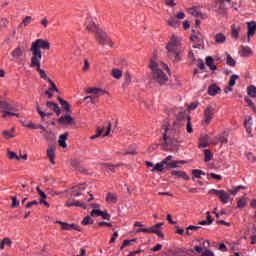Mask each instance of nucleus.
Listing matches in <instances>:
<instances>
[{
  "label": "nucleus",
  "mask_w": 256,
  "mask_h": 256,
  "mask_svg": "<svg viewBox=\"0 0 256 256\" xmlns=\"http://www.w3.org/2000/svg\"><path fill=\"white\" fill-rule=\"evenodd\" d=\"M131 72L127 71L124 75V82L122 84V87H129L131 85Z\"/></svg>",
  "instance_id": "72a5a7b5"
},
{
  "label": "nucleus",
  "mask_w": 256,
  "mask_h": 256,
  "mask_svg": "<svg viewBox=\"0 0 256 256\" xmlns=\"http://www.w3.org/2000/svg\"><path fill=\"white\" fill-rule=\"evenodd\" d=\"M70 165L74 169H79V167L81 165V162H79V160H77V159H73V160L70 161Z\"/></svg>",
  "instance_id": "680f3d73"
},
{
  "label": "nucleus",
  "mask_w": 256,
  "mask_h": 256,
  "mask_svg": "<svg viewBox=\"0 0 256 256\" xmlns=\"http://www.w3.org/2000/svg\"><path fill=\"white\" fill-rule=\"evenodd\" d=\"M163 167H165V163H163V161H162V162H160V163H157V164L155 165V167L151 169V172H152V173H155V171L162 172L163 169H164Z\"/></svg>",
  "instance_id": "de8ad7c7"
},
{
  "label": "nucleus",
  "mask_w": 256,
  "mask_h": 256,
  "mask_svg": "<svg viewBox=\"0 0 256 256\" xmlns=\"http://www.w3.org/2000/svg\"><path fill=\"white\" fill-rule=\"evenodd\" d=\"M193 34L191 36V41L195 43L193 45L194 49H205V36L201 34V32H195V30H192Z\"/></svg>",
  "instance_id": "423d86ee"
},
{
  "label": "nucleus",
  "mask_w": 256,
  "mask_h": 256,
  "mask_svg": "<svg viewBox=\"0 0 256 256\" xmlns=\"http://www.w3.org/2000/svg\"><path fill=\"white\" fill-rule=\"evenodd\" d=\"M103 131H105V128L98 127L96 129V134L91 136L90 139H92V140L99 139V136L103 135Z\"/></svg>",
  "instance_id": "09e8293b"
},
{
  "label": "nucleus",
  "mask_w": 256,
  "mask_h": 256,
  "mask_svg": "<svg viewBox=\"0 0 256 256\" xmlns=\"http://www.w3.org/2000/svg\"><path fill=\"white\" fill-rule=\"evenodd\" d=\"M95 37H96V41L102 46L104 45H109V47L114 46L113 40H111L109 35H107V32L101 29L96 31Z\"/></svg>",
  "instance_id": "20e7f679"
},
{
  "label": "nucleus",
  "mask_w": 256,
  "mask_h": 256,
  "mask_svg": "<svg viewBox=\"0 0 256 256\" xmlns=\"http://www.w3.org/2000/svg\"><path fill=\"white\" fill-rule=\"evenodd\" d=\"M247 94L249 97L256 98V87L251 85L247 88Z\"/></svg>",
  "instance_id": "49530a36"
},
{
  "label": "nucleus",
  "mask_w": 256,
  "mask_h": 256,
  "mask_svg": "<svg viewBox=\"0 0 256 256\" xmlns=\"http://www.w3.org/2000/svg\"><path fill=\"white\" fill-rule=\"evenodd\" d=\"M41 134L43 135L44 139H46L47 141H51V137L53 135V132L51 130H45L44 132H41Z\"/></svg>",
  "instance_id": "603ef678"
},
{
  "label": "nucleus",
  "mask_w": 256,
  "mask_h": 256,
  "mask_svg": "<svg viewBox=\"0 0 256 256\" xmlns=\"http://www.w3.org/2000/svg\"><path fill=\"white\" fill-rule=\"evenodd\" d=\"M240 57H249L250 55H253V50L249 46H241L240 49Z\"/></svg>",
  "instance_id": "a878e982"
},
{
  "label": "nucleus",
  "mask_w": 256,
  "mask_h": 256,
  "mask_svg": "<svg viewBox=\"0 0 256 256\" xmlns=\"http://www.w3.org/2000/svg\"><path fill=\"white\" fill-rule=\"evenodd\" d=\"M30 67L32 69H36L41 79H46L47 81V73L45 72V70L41 69V59H31Z\"/></svg>",
  "instance_id": "1a4fd4ad"
},
{
  "label": "nucleus",
  "mask_w": 256,
  "mask_h": 256,
  "mask_svg": "<svg viewBox=\"0 0 256 256\" xmlns=\"http://www.w3.org/2000/svg\"><path fill=\"white\" fill-rule=\"evenodd\" d=\"M171 175L177 177L178 179H184L185 181H189L191 179L184 171L174 170L171 171Z\"/></svg>",
  "instance_id": "412c9836"
},
{
  "label": "nucleus",
  "mask_w": 256,
  "mask_h": 256,
  "mask_svg": "<svg viewBox=\"0 0 256 256\" xmlns=\"http://www.w3.org/2000/svg\"><path fill=\"white\" fill-rule=\"evenodd\" d=\"M111 75L114 79H121V77H123V70L118 68H113L111 70Z\"/></svg>",
  "instance_id": "473e14b6"
},
{
  "label": "nucleus",
  "mask_w": 256,
  "mask_h": 256,
  "mask_svg": "<svg viewBox=\"0 0 256 256\" xmlns=\"http://www.w3.org/2000/svg\"><path fill=\"white\" fill-rule=\"evenodd\" d=\"M237 79H239V75H236V74H233L231 77H230V81H229V86L230 87H235V82L237 81Z\"/></svg>",
  "instance_id": "4d7b16f0"
},
{
  "label": "nucleus",
  "mask_w": 256,
  "mask_h": 256,
  "mask_svg": "<svg viewBox=\"0 0 256 256\" xmlns=\"http://www.w3.org/2000/svg\"><path fill=\"white\" fill-rule=\"evenodd\" d=\"M36 191L38 192V195L41 197L40 201H39V204L40 205H45V207H49V202L45 201L47 199V194H45L39 186L36 187Z\"/></svg>",
  "instance_id": "6ab92c4d"
},
{
  "label": "nucleus",
  "mask_w": 256,
  "mask_h": 256,
  "mask_svg": "<svg viewBox=\"0 0 256 256\" xmlns=\"http://www.w3.org/2000/svg\"><path fill=\"white\" fill-rule=\"evenodd\" d=\"M148 67L151 70L149 78L154 80V82L160 85V87L169 83V75H171L169 66L165 63H158L151 58Z\"/></svg>",
  "instance_id": "f257e3e1"
},
{
  "label": "nucleus",
  "mask_w": 256,
  "mask_h": 256,
  "mask_svg": "<svg viewBox=\"0 0 256 256\" xmlns=\"http://www.w3.org/2000/svg\"><path fill=\"white\" fill-rule=\"evenodd\" d=\"M58 123L60 125H66V126H75V125H77V122H75V118L71 115L61 116L58 119Z\"/></svg>",
  "instance_id": "9b49d317"
},
{
  "label": "nucleus",
  "mask_w": 256,
  "mask_h": 256,
  "mask_svg": "<svg viewBox=\"0 0 256 256\" xmlns=\"http://www.w3.org/2000/svg\"><path fill=\"white\" fill-rule=\"evenodd\" d=\"M40 24L42 25V27H44V29H47V27L49 26V20L44 17L40 20Z\"/></svg>",
  "instance_id": "338daca9"
},
{
  "label": "nucleus",
  "mask_w": 256,
  "mask_h": 256,
  "mask_svg": "<svg viewBox=\"0 0 256 256\" xmlns=\"http://www.w3.org/2000/svg\"><path fill=\"white\" fill-rule=\"evenodd\" d=\"M102 212L103 211H101L99 209H94L91 211L90 215H91V217H101Z\"/></svg>",
  "instance_id": "0e129e2a"
},
{
  "label": "nucleus",
  "mask_w": 256,
  "mask_h": 256,
  "mask_svg": "<svg viewBox=\"0 0 256 256\" xmlns=\"http://www.w3.org/2000/svg\"><path fill=\"white\" fill-rule=\"evenodd\" d=\"M188 13H190V15H193V17H200V19H207V16L201 13V11L197 10V7L189 8Z\"/></svg>",
  "instance_id": "4be33fe9"
},
{
  "label": "nucleus",
  "mask_w": 256,
  "mask_h": 256,
  "mask_svg": "<svg viewBox=\"0 0 256 256\" xmlns=\"http://www.w3.org/2000/svg\"><path fill=\"white\" fill-rule=\"evenodd\" d=\"M41 49L45 51H49L51 49V43L44 39H37L36 41L32 42L30 47V51L32 53L31 59H43V53Z\"/></svg>",
  "instance_id": "7ed1b4c3"
},
{
  "label": "nucleus",
  "mask_w": 256,
  "mask_h": 256,
  "mask_svg": "<svg viewBox=\"0 0 256 256\" xmlns=\"http://www.w3.org/2000/svg\"><path fill=\"white\" fill-rule=\"evenodd\" d=\"M47 155L50 159L52 165H55V147L51 146L50 149L47 150Z\"/></svg>",
  "instance_id": "2f4dec72"
},
{
  "label": "nucleus",
  "mask_w": 256,
  "mask_h": 256,
  "mask_svg": "<svg viewBox=\"0 0 256 256\" xmlns=\"http://www.w3.org/2000/svg\"><path fill=\"white\" fill-rule=\"evenodd\" d=\"M1 109H5L7 111H13L15 108H13V106L9 104V102L0 100V110Z\"/></svg>",
  "instance_id": "58836bf2"
},
{
  "label": "nucleus",
  "mask_w": 256,
  "mask_h": 256,
  "mask_svg": "<svg viewBox=\"0 0 256 256\" xmlns=\"http://www.w3.org/2000/svg\"><path fill=\"white\" fill-rule=\"evenodd\" d=\"M86 29L87 31H89L90 33H97V31H100L101 29H99V27L97 26V24L95 23V21H93V18L91 16L87 17L86 20Z\"/></svg>",
  "instance_id": "f8f14e48"
},
{
  "label": "nucleus",
  "mask_w": 256,
  "mask_h": 256,
  "mask_svg": "<svg viewBox=\"0 0 256 256\" xmlns=\"http://www.w3.org/2000/svg\"><path fill=\"white\" fill-rule=\"evenodd\" d=\"M213 159V154L211 153V150L206 149L204 150V161L205 163H209Z\"/></svg>",
  "instance_id": "37998d69"
},
{
  "label": "nucleus",
  "mask_w": 256,
  "mask_h": 256,
  "mask_svg": "<svg viewBox=\"0 0 256 256\" xmlns=\"http://www.w3.org/2000/svg\"><path fill=\"white\" fill-rule=\"evenodd\" d=\"M209 193H213L214 195H216V197H219L221 203H229V199L231 196L229 195V193L225 192V190L211 189Z\"/></svg>",
  "instance_id": "9d476101"
},
{
  "label": "nucleus",
  "mask_w": 256,
  "mask_h": 256,
  "mask_svg": "<svg viewBox=\"0 0 256 256\" xmlns=\"http://www.w3.org/2000/svg\"><path fill=\"white\" fill-rule=\"evenodd\" d=\"M192 175L196 178V179H201V175H205V172L199 169H194L192 170Z\"/></svg>",
  "instance_id": "8fccbe9b"
},
{
  "label": "nucleus",
  "mask_w": 256,
  "mask_h": 256,
  "mask_svg": "<svg viewBox=\"0 0 256 256\" xmlns=\"http://www.w3.org/2000/svg\"><path fill=\"white\" fill-rule=\"evenodd\" d=\"M58 225H61L62 231H81V227L77 226L76 224H69L63 221H56Z\"/></svg>",
  "instance_id": "ddd939ff"
},
{
  "label": "nucleus",
  "mask_w": 256,
  "mask_h": 256,
  "mask_svg": "<svg viewBox=\"0 0 256 256\" xmlns=\"http://www.w3.org/2000/svg\"><path fill=\"white\" fill-rule=\"evenodd\" d=\"M164 223H157L156 225L148 228V233H154L155 235H158L160 239H165V235L163 232H161V227H163Z\"/></svg>",
  "instance_id": "4468645a"
},
{
  "label": "nucleus",
  "mask_w": 256,
  "mask_h": 256,
  "mask_svg": "<svg viewBox=\"0 0 256 256\" xmlns=\"http://www.w3.org/2000/svg\"><path fill=\"white\" fill-rule=\"evenodd\" d=\"M8 26H9V19L0 18V32H1V27L7 28Z\"/></svg>",
  "instance_id": "13d9d810"
},
{
  "label": "nucleus",
  "mask_w": 256,
  "mask_h": 256,
  "mask_svg": "<svg viewBox=\"0 0 256 256\" xmlns=\"http://www.w3.org/2000/svg\"><path fill=\"white\" fill-rule=\"evenodd\" d=\"M94 221L91 218V216H86L84 217V219L82 220V225H93Z\"/></svg>",
  "instance_id": "6e6d98bb"
},
{
  "label": "nucleus",
  "mask_w": 256,
  "mask_h": 256,
  "mask_svg": "<svg viewBox=\"0 0 256 256\" xmlns=\"http://www.w3.org/2000/svg\"><path fill=\"white\" fill-rule=\"evenodd\" d=\"M167 23L169 25V27H173L174 29H177V27H179V25H181V22H179V20L171 17L167 20Z\"/></svg>",
  "instance_id": "c9c22d12"
},
{
  "label": "nucleus",
  "mask_w": 256,
  "mask_h": 256,
  "mask_svg": "<svg viewBox=\"0 0 256 256\" xmlns=\"http://www.w3.org/2000/svg\"><path fill=\"white\" fill-rule=\"evenodd\" d=\"M186 131L187 133H193V126L191 125V117H187L186 120Z\"/></svg>",
  "instance_id": "5fc2aeb1"
},
{
  "label": "nucleus",
  "mask_w": 256,
  "mask_h": 256,
  "mask_svg": "<svg viewBox=\"0 0 256 256\" xmlns=\"http://www.w3.org/2000/svg\"><path fill=\"white\" fill-rule=\"evenodd\" d=\"M100 217H102V219H105L106 221L111 220V214L107 213V211H102V214L100 215Z\"/></svg>",
  "instance_id": "69168bd1"
},
{
  "label": "nucleus",
  "mask_w": 256,
  "mask_h": 256,
  "mask_svg": "<svg viewBox=\"0 0 256 256\" xmlns=\"http://www.w3.org/2000/svg\"><path fill=\"white\" fill-rule=\"evenodd\" d=\"M239 33H241V26H237L235 24L232 25V37L234 39H239Z\"/></svg>",
  "instance_id": "e433bc0d"
},
{
  "label": "nucleus",
  "mask_w": 256,
  "mask_h": 256,
  "mask_svg": "<svg viewBox=\"0 0 256 256\" xmlns=\"http://www.w3.org/2000/svg\"><path fill=\"white\" fill-rule=\"evenodd\" d=\"M117 194L108 193L106 196L107 203H117Z\"/></svg>",
  "instance_id": "79ce46f5"
},
{
  "label": "nucleus",
  "mask_w": 256,
  "mask_h": 256,
  "mask_svg": "<svg viewBox=\"0 0 256 256\" xmlns=\"http://www.w3.org/2000/svg\"><path fill=\"white\" fill-rule=\"evenodd\" d=\"M58 100L65 111L71 112V105L69 104V102H67L63 98H58Z\"/></svg>",
  "instance_id": "ea45409f"
},
{
  "label": "nucleus",
  "mask_w": 256,
  "mask_h": 256,
  "mask_svg": "<svg viewBox=\"0 0 256 256\" xmlns=\"http://www.w3.org/2000/svg\"><path fill=\"white\" fill-rule=\"evenodd\" d=\"M187 117H191V116L186 115L185 112H180L177 115V121H187Z\"/></svg>",
  "instance_id": "bf43d9fd"
},
{
  "label": "nucleus",
  "mask_w": 256,
  "mask_h": 256,
  "mask_svg": "<svg viewBox=\"0 0 256 256\" xmlns=\"http://www.w3.org/2000/svg\"><path fill=\"white\" fill-rule=\"evenodd\" d=\"M86 93H88L89 95H99V93H101L102 95H105L106 92L101 88H88L86 90Z\"/></svg>",
  "instance_id": "7c9ffc66"
},
{
  "label": "nucleus",
  "mask_w": 256,
  "mask_h": 256,
  "mask_svg": "<svg viewBox=\"0 0 256 256\" xmlns=\"http://www.w3.org/2000/svg\"><path fill=\"white\" fill-rule=\"evenodd\" d=\"M33 21V17L26 16L22 22L19 24L18 29H21L22 27H27L30 25V23Z\"/></svg>",
  "instance_id": "f704fd0d"
},
{
  "label": "nucleus",
  "mask_w": 256,
  "mask_h": 256,
  "mask_svg": "<svg viewBox=\"0 0 256 256\" xmlns=\"http://www.w3.org/2000/svg\"><path fill=\"white\" fill-rule=\"evenodd\" d=\"M8 159H16V161H20L21 157H19L14 151L8 150Z\"/></svg>",
  "instance_id": "3c124183"
},
{
  "label": "nucleus",
  "mask_w": 256,
  "mask_h": 256,
  "mask_svg": "<svg viewBox=\"0 0 256 256\" xmlns=\"http://www.w3.org/2000/svg\"><path fill=\"white\" fill-rule=\"evenodd\" d=\"M226 63L229 65V67H235L237 65V61L231 57V54L226 53Z\"/></svg>",
  "instance_id": "a19ab883"
},
{
  "label": "nucleus",
  "mask_w": 256,
  "mask_h": 256,
  "mask_svg": "<svg viewBox=\"0 0 256 256\" xmlns=\"http://www.w3.org/2000/svg\"><path fill=\"white\" fill-rule=\"evenodd\" d=\"M68 193L72 195V197H81L83 195V191H85V186L78 185L72 187L70 190H66Z\"/></svg>",
  "instance_id": "dca6fc26"
},
{
  "label": "nucleus",
  "mask_w": 256,
  "mask_h": 256,
  "mask_svg": "<svg viewBox=\"0 0 256 256\" xmlns=\"http://www.w3.org/2000/svg\"><path fill=\"white\" fill-rule=\"evenodd\" d=\"M174 134V130L165 128V132L163 133L164 143H162V147H169V145H177V138H175Z\"/></svg>",
  "instance_id": "39448f33"
},
{
  "label": "nucleus",
  "mask_w": 256,
  "mask_h": 256,
  "mask_svg": "<svg viewBox=\"0 0 256 256\" xmlns=\"http://www.w3.org/2000/svg\"><path fill=\"white\" fill-rule=\"evenodd\" d=\"M248 27V41H251V37H253L256 33V22L255 21H250L246 23Z\"/></svg>",
  "instance_id": "f3484780"
},
{
  "label": "nucleus",
  "mask_w": 256,
  "mask_h": 256,
  "mask_svg": "<svg viewBox=\"0 0 256 256\" xmlns=\"http://www.w3.org/2000/svg\"><path fill=\"white\" fill-rule=\"evenodd\" d=\"M89 67H90L89 60L84 59V67H83L84 73H87V71H89Z\"/></svg>",
  "instance_id": "774afa93"
},
{
  "label": "nucleus",
  "mask_w": 256,
  "mask_h": 256,
  "mask_svg": "<svg viewBox=\"0 0 256 256\" xmlns=\"http://www.w3.org/2000/svg\"><path fill=\"white\" fill-rule=\"evenodd\" d=\"M46 107L48 109H51V111H54V113H56V115L58 117H59V115H61V108H59V104H57L55 102L47 101L46 102Z\"/></svg>",
  "instance_id": "a211bd4d"
},
{
  "label": "nucleus",
  "mask_w": 256,
  "mask_h": 256,
  "mask_svg": "<svg viewBox=\"0 0 256 256\" xmlns=\"http://www.w3.org/2000/svg\"><path fill=\"white\" fill-rule=\"evenodd\" d=\"M11 57L13 59H21V57H23V55H25V47L18 45L16 48H14L12 50V52L10 53Z\"/></svg>",
  "instance_id": "2eb2a0df"
},
{
  "label": "nucleus",
  "mask_w": 256,
  "mask_h": 256,
  "mask_svg": "<svg viewBox=\"0 0 256 256\" xmlns=\"http://www.w3.org/2000/svg\"><path fill=\"white\" fill-rule=\"evenodd\" d=\"M47 81L50 84V87L48 88V90L51 92L55 91L56 93H59V89L57 88V85H55V82H53L51 78H47Z\"/></svg>",
  "instance_id": "c03bdc74"
},
{
  "label": "nucleus",
  "mask_w": 256,
  "mask_h": 256,
  "mask_svg": "<svg viewBox=\"0 0 256 256\" xmlns=\"http://www.w3.org/2000/svg\"><path fill=\"white\" fill-rule=\"evenodd\" d=\"M181 45V37H178L175 34L171 36L170 41L166 45L169 59H173L176 63H179V61H181V57H183V48Z\"/></svg>",
  "instance_id": "f03ea898"
},
{
  "label": "nucleus",
  "mask_w": 256,
  "mask_h": 256,
  "mask_svg": "<svg viewBox=\"0 0 256 256\" xmlns=\"http://www.w3.org/2000/svg\"><path fill=\"white\" fill-rule=\"evenodd\" d=\"M225 3H229V5H231V0L215 1L216 13H218V15H222V17H225V15H227V5Z\"/></svg>",
  "instance_id": "0eeeda50"
},
{
  "label": "nucleus",
  "mask_w": 256,
  "mask_h": 256,
  "mask_svg": "<svg viewBox=\"0 0 256 256\" xmlns=\"http://www.w3.org/2000/svg\"><path fill=\"white\" fill-rule=\"evenodd\" d=\"M2 135L4 139H12L13 137H15V135H13V133L9 132L8 130H4L2 132Z\"/></svg>",
  "instance_id": "e2e57ef3"
},
{
  "label": "nucleus",
  "mask_w": 256,
  "mask_h": 256,
  "mask_svg": "<svg viewBox=\"0 0 256 256\" xmlns=\"http://www.w3.org/2000/svg\"><path fill=\"white\" fill-rule=\"evenodd\" d=\"M253 117L251 116H247L244 120V127L246 129V133H248V135H251V131H252V128L253 127Z\"/></svg>",
  "instance_id": "aec40b11"
},
{
  "label": "nucleus",
  "mask_w": 256,
  "mask_h": 256,
  "mask_svg": "<svg viewBox=\"0 0 256 256\" xmlns=\"http://www.w3.org/2000/svg\"><path fill=\"white\" fill-rule=\"evenodd\" d=\"M67 137H69V132H66L59 136L58 143L60 147H63V149H67Z\"/></svg>",
  "instance_id": "bb28decb"
},
{
  "label": "nucleus",
  "mask_w": 256,
  "mask_h": 256,
  "mask_svg": "<svg viewBox=\"0 0 256 256\" xmlns=\"http://www.w3.org/2000/svg\"><path fill=\"white\" fill-rule=\"evenodd\" d=\"M211 145V137L209 135L202 136L200 138L199 147L205 148Z\"/></svg>",
  "instance_id": "393cba45"
},
{
  "label": "nucleus",
  "mask_w": 256,
  "mask_h": 256,
  "mask_svg": "<svg viewBox=\"0 0 256 256\" xmlns=\"http://www.w3.org/2000/svg\"><path fill=\"white\" fill-rule=\"evenodd\" d=\"M247 203H248L247 197L239 198L237 202L238 209H245V207H247Z\"/></svg>",
  "instance_id": "4c0bfd02"
},
{
  "label": "nucleus",
  "mask_w": 256,
  "mask_h": 256,
  "mask_svg": "<svg viewBox=\"0 0 256 256\" xmlns=\"http://www.w3.org/2000/svg\"><path fill=\"white\" fill-rule=\"evenodd\" d=\"M103 167H105L106 169H109L110 171L115 172V168L117 167H121V164H117V165H113V164H109V163H104L102 164Z\"/></svg>",
  "instance_id": "864d4df0"
},
{
  "label": "nucleus",
  "mask_w": 256,
  "mask_h": 256,
  "mask_svg": "<svg viewBox=\"0 0 256 256\" xmlns=\"http://www.w3.org/2000/svg\"><path fill=\"white\" fill-rule=\"evenodd\" d=\"M215 63V59L211 56L206 57V65L209 67L211 71H217V65L213 64Z\"/></svg>",
  "instance_id": "cd10ccee"
},
{
  "label": "nucleus",
  "mask_w": 256,
  "mask_h": 256,
  "mask_svg": "<svg viewBox=\"0 0 256 256\" xmlns=\"http://www.w3.org/2000/svg\"><path fill=\"white\" fill-rule=\"evenodd\" d=\"M36 111L39 113L42 121H45V117H51V115H53V113H45L43 110H41L39 102H36Z\"/></svg>",
  "instance_id": "c85d7f7f"
},
{
  "label": "nucleus",
  "mask_w": 256,
  "mask_h": 256,
  "mask_svg": "<svg viewBox=\"0 0 256 256\" xmlns=\"http://www.w3.org/2000/svg\"><path fill=\"white\" fill-rule=\"evenodd\" d=\"M187 162L184 160H178V161H174L172 162V164H169V169H177V167H179V165H185Z\"/></svg>",
  "instance_id": "a18cd8bd"
},
{
  "label": "nucleus",
  "mask_w": 256,
  "mask_h": 256,
  "mask_svg": "<svg viewBox=\"0 0 256 256\" xmlns=\"http://www.w3.org/2000/svg\"><path fill=\"white\" fill-rule=\"evenodd\" d=\"M214 39H215V43H218L219 45H223V43L227 41V37L223 33H217Z\"/></svg>",
  "instance_id": "c756f323"
},
{
  "label": "nucleus",
  "mask_w": 256,
  "mask_h": 256,
  "mask_svg": "<svg viewBox=\"0 0 256 256\" xmlns=\"http://www.w3.org/2000/svg\"><path fill=\"white\" fill-rule=\"evenodd\" d=\"M173 156L169 155L167 156L164 160H162V162L164 163V165H166L169 168V165L173 164Z\"/></svg>",
  "instance_id": "052dcab7"
},
{
  "label": "nucleus",
  "mask_w": 256,
  "mask_h": 256,
  "mask_svg": "<svg viewBox=\"0 0 256 256\" xmlns=\"http://www.w3.org/2000/svg\"><path fill=\"white\" fill-rule=\"evenodd\" d=\"M213 117H215V108L211 105H208L204 110V121H202V125H209V123L213 121Z\"/></svg>",
  "instance_id": "6e6552de"
},
{
  "label": "nucleus",
  "mask_w": 256,
  "mask_h": 256,
  "mask_svg": "<svg viewBox=\"0 0 256 256\" xmlns=\"http://www.w3.org/2000/svg\"><path fill=\"white\" fill-rule=\"evenodd\" d=\"M217 93H221V88L217 84H212L208 87V95L215 97Z\"/></svg>",
  "instance_id": "b1692460"
},
{
  "label": "nucleus",
  "mask_w": 256,
  "mask_h": 256,
  "mask_svg": "<svg viewBox=\"0 0 256 256\" xmlns=\"http://www.w3.org/2000/svg\"><path fill=\"white\" fill-rule=\"evenodd\" d=\"M66 207H81L82 209H87V204H85L84 202H79V201L71 202V200H67Z\"/></svg>",
  "instance_id": "5701e85b"
}]
</instances>
